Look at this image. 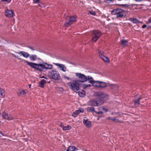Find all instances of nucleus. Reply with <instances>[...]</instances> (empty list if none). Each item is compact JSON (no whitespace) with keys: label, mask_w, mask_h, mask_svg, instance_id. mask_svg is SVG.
I'll return each instance as SVG.
<instances>
[{"label":"nucleus","mask_w":151,"mask_h":151,"mask_svg":"<svg viewBox=\"0 0 151 151\" xmlns=\"http://www.w3.org/2000/svg\"><path fill=\"white\" fill-rule=\"evenodd\" d=\"M22 61L25 62L27 65L31 68L40 71H42L44 69H51L52 68V65L46 63H42L37 64L32 62H29L24 60H22Z\"/></svg>","instance_id":"nucleus-1"},{"label":"nucleus","mask_w":151,"mask_h":151,"mask_svg":"<svg viewBox=\"0 0 151 151\" xmlns=\"http://www.w3.org/2000/svg\"><path fill=\"white\" fill-rule=\"evenodd\" d=\"M68 85L70 88L74 91L79 90V84L78 81H75L73 82H70Z\"/></svg>","instance_id":"nucleus-2"},{"label":"nucleus","mask_w":151,"mask_h":151,"mask_svg":"<svg viewBox=\"0 0 151 151\" xmlns=\"http://www.w3.org/2000/svg\"><path fill=\"white\" fill-rule=\"evenodd\" d=\"M96 98L101 101L107 99L108 98V95L106 93L101 92H97L95 93Z\"/></svg>","instance_id":"nucleus-3"},{"label":"nucleus","mask_w":151,"mask_h":151,"mask_svg":"<svg viewBox=\"0 0 151 151\" xmlns=\"http://www.w3.org/2000/svg\"><path fill=\"white\" fill-rule=\"evenodd\" d=\"M76 16H68L66 17L65 19V25L68 27L72 23L76 21Z\"/></svg>","instance_id":"nucleus-4"},{"label":"nucleus","mask_w":151,"mask_h":151,"mask_svg":"<svg viewBox=\"0 0 151 151\" xmlns=\"http://www.w3.org/2000/svg\"><path fill=\"white\" fill-rule=\"evenodd\" d=\"M92 34V41L93 42L96 41L101 35V32L98 30H93Z\"/></svg>","instance_id":"nucleus-5"},{"label":"nucleus","mask_w":151,"mask_h":151,"mask_svg":"<svg viewBox=\"0 0 151 151\" xmlns=\"http://www.w3.org/2000/svg\"><path fill=\"white\" fill-rule=\"evenodd\" d=\"M98 54H99V58L101 59L104 61L106 63H109V58L106 57L104 55V52L103 50L98 49Z\"/></svg>","instance_id":"nucleus-6"},{"label":"nucleus","mask_w":151,"mask_h":151,"mask_svg":"<svg viewBox=\"0 0 151 151\" xmlns=\"http://www.w3.org/2000/svg\"><path fill=\"white\" fill-rule=\"evenodd\" d=\"M50 76L52 78L55 80H58L60 78L58 72L54 70L51 71Z\"/></svg>","instance_id":"nucleus-7"},{"label":"nucleus","mask_w":151,"mask_h":151,"mask_svg":"<svg viewBox=\"0 0 151 151\" xmlns=\"http://www.w3.org/2000/svg\"><path fill=\"white\" fill-rule=\"evenodd\" d=\"M76 75L78 77L79 82L83 83L87 81V77L84 74L80 73H76Z\"/></svg>","instance_id":"nucleus-8"},{"label":"nucleus","mask_w":151,"mask_h":151,"mask_svg":"<svg viewBox=\"0 0 151 151\" xmlns=\"http://www.w3.org/2000/svg\"><path fill=\"white\" fill-rule=\"evenodd\" d=\"M123 10L121 9H115L113 10L111 12L112 14L116 15L117 18L123 17Z\"/></svg>","instance_id":"nucleus-9"},{"label":"nucleus","mask_w":151,"mask_h":151,"mask_svg":"<svg viewBox=\"0 0 151 151\" xmlns=\"http://www.w3.org/2000/svg\"><path fill=\"white\" fill-rule=\"evenodd\" d=\"M107 86V84L106 83L102 81H97L96 85L95 87L98 88H103Z\"/></svg>","instance_id":"nucleus-10"},{"label":"nucleus","mask_w":151,"mask_h":151,"mask_svg":"<svg viewBox=\"0 0 151 151\" xmlns=\"http://www.w3.org/2000/svg\"><path fill=\"white\" fill-rule=\"evenodd\" d=\"M27 92V90H24L22 89L18 90L17 92V95L19 96L22 97L25 96Z\"/></svg>","instance_id":"nucleus-11"},{"label":"nucleus","mask_w":151,"mask_h":151,"mask_svg":"<svg viewBox=\"0 0 151 151\" xmlns=\"http://www.w3.org/2000/svg\"><path fill=\"white\" fill-rule=\"evenodd\" d=\"M2 117L6 119L11 120L13 119V117L10 115L5 111L3 112L2 114Z\"/></svg>","instance_id":"nucleus-12"},{"label":"nucleus","mask_w":151,"mask_h":151,"mask_svg":"<svg viewBox=\"0 0 151 151\" xmlns=\"http://www.w3.org/2000/svg\"><path fill=\"white\" fill-rule=\"evenodd\" d=\"M5 16L8 17H13L14 12L12 10L7 9L5 12Z\"/></svg>","instance_id":"nucleus-13"},{"label":"nucleus","mask_w":151,"mask_h":151,"mask_svg":"<svg viewBox=\"0 0 151 151\" xmlns=\"http://www.w3.org/2000/svg\"><path fill=\"white\" fill-rule=\"evenodd\" d=\"M87 77V81H88L89 83L91 84L92 86H95L97 81H94L93 78L91 76H88Z\"/></svg>","instance_id":"nucleus-14"},{"label":"nucleus","mask_w":151,"mask_h":151,"mask_svg":"<svg viewBox=\"0 0 151 151\" xmlns=\"http://www.w3.org/2000/svg\"><path fill=\"white\" fill-rule=\"evenodd\" d=\"M88 104L89 105L92 106H97L98 104L97 101L93 99L89 101L88 102Z\"/></svg>","instance_id":"nucleus-15"},{"label":"nucleus","mask_w":151,"mask_h":151,"mask_svg":"<svg viewBox=\"0 0 151 151\" xmlns=\"http://www.w3.org/2000/svg\"><path fill=\"white\" fill-rule=\"evenodd\" d=\"M29 57L30 60L32 61H35L37 59H40L39 58H37V55H29Z\"/></svg>","instance_id":"nucleus-16"},{"label":"nucleus","mask_w":151,"mask_h":151,"mask_svg":"<svg viewBox=\"0 0 151 151\" xmlns=\"http://www.w3.org/2000/svg\"><path fill=\"white\" fill-rule=\"evenodd\" d=\"M6 95V93L5 91L0 88V97L1 98H3Z\"/></svg>","instance_id":"nucleus-17"},{"label":"nucleus","mask_w":151,"mask_h":151,"mask_svg":"<svg viewBox=\"0 0 151 151\" xmlns=\"http://www.w3.org/2000/svg\"><path fill=\"white\" fill-rule=\"evenodd\" d=\"M56 65L59 67L61 70L63 72H65L66 71V68L65 66L64 65L60 64L59 63H56Z\"/></svg>","instance_id":"nucleus-18"},{"label":"nucleus","mask_w":151,"mask_h":151,"mask_svg":"<svg viewBox=\"0 0 151 151\" xmlns=\"http://www.w3.org/2000/svg\"><path fill=\"white\" fill-rule=\"evenodd\" d=\"M83 123L86 125V127L88 128H89L91 126V124L90 122L88 121L87 119H84Z\"/></svg>","instance_id":"nucleus-19"},{"label":"nucleus","mask_w":151,"mask_h":151,"mask_svg":"<svg viewBox=\"0 0 151 151\" xmlns=\"http://www.w3.org/2000/svg\"><path fill=\"white\" fill-rule=\"evenodd\" d=\"M60 126L62 128L63 130L64 131L70 130L71 128V127L69 125L66 126H64L63 125L61 124Z\"/></svg>","instance_id":"nucleus-20"},{"label":"nucleus","mask_w":151,"mask_h":151,"mask_svg":"<svg viewBox=\"0 0 151 151\" xmlns=\"http://www.w3.org/2000/svg\"><path fill=\"white\" fill-rule=\"evenodd\" d=\"M19 52L20 54H22L24 57L27 58L29 57V55L27 52L22 51H20Z\"/></svg>","instance_id":"nucleus-21"},{"label":"nucleus","mask_w":151,"mask_h":151,"mask_svg":"<svg viewBox=\"0 0 151 151\" xmlns=\"http://www.w3.org/2000/svg\"><path fill=\"white\" fill-rule=\"evenodd\" d=\"M46 82L44 79H42L40 82L39 83V86L42 88L44 87V85L45 84Z\"/></svg>","instance_id":"nucleus-22"},{"label":"nucleus","mask_w":151,"mask_h":151,"mask_svg":"<svg viewBox=\"0 0 151 151\" xmlns=\"http://www.w3.org/2000/svg\"><path fill=\"white\" fill-rule=\"evenodd\" d=\"M76 150H78L76 149V147L73 146H69L68 149L66 150V151H74Z\"/></svg>","instance_id":"nucleus-23"},{"label":"nucleus","mask_w":151,"mask_h":151,"mask_svg":"<svg viewBox=\"0 0 151 151\" xmlns=\"http://www.w3.org/2000/svg\"><path fill=\"white\" fill-rule=\"evenodd\" d=\"M78 95L80 97H83L86 95V92L84 90L82 91H79L78 92Z\"/></svg>","instance_id":"nucleus-24"},{"label":"nucleus","mask_w":151,"mask_h":151,"mask_svg":"<svg viewBox=\"0 0 151 151\" xmlns=\"http://www.w3.org/2000/svg\"><path fill=\"white\" fill-rule=\"evenodd\" d=\"M129 20L131 21L133 23L135 24H137L138 23H140V22H139L138 19L135 18H130L129 19Z\"/></svg>","instance_id":"nucleus-25"},{"label":"nucleus","mask_w":151,"mask_h":151,"mask_svg":"<svg viewBox=\"0 0 151 151\" xmlns=\"http://www.w3.org/2000/svg\"><path fill=\"white\" fill-rule=\"evenodd\" d=\"M87 111L88 112H95L94 108L93 107H87Z\"/></svg>","instance_id":"nucleus-26"},{"label":"nucleus","mask_w":151,"mask_h":151,"mask_svg":"<svg viewBox=\"0 0 151 151\" xmlns=\"http://www.w3.org/2000/svg\"><path fill=\"white\" fill-rule=\"evenodd\" d=\"M141 99V97H139L137 99H134V100H133V102L135 105H138L140 103L139 101Z\"/></svg>","instance_id":"nucleus-27"},{"label":"nucleus","mask_w":151,"mask_h":151,"mask_svg":"<svg viewBox=\"0 0 151 151\" xmlns=\"http://www.w3.org/2000/svg\"><path fill=\"white\" fill-rule=\"evenodd\" d=\"M99 110L102 111L103 112H106L107 111V109L103 106H100L99 108Z\"/></svg>","instance_id":"nucleus-28"},{"label":"nucleus","mask_w":151,"mask_h":151,"mask_svg":"<svg viewBox=\"0 0 151 151\" xmlns=\"http://www.w3.org/2000/svg\"><path fill=\"white\" fill-rule=\"evenodd\" d=\"M107 119L109 120H111V121H114L115 122H118V120L115 118H112L111 117H108Z\"/></svg>","instance_id":"nucleus-29"},{"label":"nucleus","mask_w":151,"mask_h":151,"mask_svg":"<svg viewBox=\"0 0 151 151\" xmlns=\"http://www.w3.org/2000/svg\"><path fill=\"white\" fill-rule=\"evenodd\" d=\"M80 113H79L78 110H76L72 114V116L74 117H76L77 116L78 114Z\"/></svg>","instance_id":"nucleus-30"},{"label":"nucleus","mask_w":151,"mask_h":151,"mask_svg":"<svg viewBox=\"0 0 151 151\" xmlns=\"http://www.w3.org/2000/svg\"><path fill=\"white\" fill-rule=\"evenodd\" d=\"M128 42L127 40H123V47L128 45Z\"/></svg>","instance_id":"nucleus-31"},{"label":"nucleus","mask_w":151,"mask_h":151,"mask_svg":"<svg viewBox=\"0 0 151 151\" xmlns=\"http://www.w3.org/2000/svg\"><path fill=\"white\" fill-rule=\"evenodd\" d=\"M91 85L90 84H84L83 85V87L84 88H86L88 87H91Z\"/></svg>","instance_id":"nucleus-32"},{"label":"nucleus","mask_w":151,"mask_h":151,"mask_svg":"<svg viewBox=\"0 0 151 151\" xmlns=\"http://www.w3.org/2000/svg\"><path fill=\"white\" fill-rule=\"evenodd\" d=\"M12 55L14 57H15L16 58H17L19 60H21L22 59L21 58H19L18 56H16L13 53H12Z\"/></svg>","instance_id":"nucleus-33"},{"label":"nucleus","mask_w":151,"mask_h":151,"mask_svg":"<svg viewBox=\"0 0 151 151\" xmlns=\"http://www.w3.org/2000/svg\"><path fill=\"white\" fill-rule=\"evenodd\" d=\"M95 112L97 114H102L103 113V112L102 111H101V110L100 111H99V112H96V111H95Z\"/></svg>","instance_id":"nucleus-34"},{"label":"nucleus","mask_w":151,"mask_h":151,"mask_svg":"<svg viewBox=\"0 0 151 151\" xmlns=\"http://www.w3.org/2000/svg\"><path fill=\"white\" fill-rule=\"evenodd\" d=\"M79 113H80L81 112H83L84 111V110L83 109L80 108L78 110Z\"/></svg>","instance_id":"nucleus-35"},{"label":"nucleus","mask_w":151,"mask_h":151,"mask_svg":"<svg viewBox=\"0 0 151 151\" xmlns=\"http://www.w3.org/2000/svg\"><path fill=\"white\" fill-rule=\"evenodd\" d=\"M90 14L93 15H95L96 14V13L92 11H90Z\"/></svg>","instance_id":"nucleus-36"},{"label":"nucleus","mask_w":151,"mask_h":151,"mask_svg":"<svg viewBox=\"0 0 151 151\" xmlns=\"http://www.w3.org/2000/svg\"><path fill=\"white\" fill-rule=\"evenodd\" d=\"M129 6H130V5L127 4H123V7L128 8Z\"/></svg>","instance_id":"nucleus-37"},{"label":"nucleus","mask_w":151,"mask_h":151,"mask_svg":"<svg viewBox=\"0 0 151 151\" xmlns=\"http://www.w3.org/2000/svg\"><path fill=\"white\" fill-rule=\"evenodd\" d=\"M33 1L35 3H38L39 2V0H33Z\"/></svg>","instance_id":"nucleus-38"},{"label":"nucleus","mask_w":151,"mask_h":151,"mask_svg":"<svg viewBox=\"0 0 151 151\" xmlns=\"http://www.w3.org/2000/svg\"><path fill=\"white\" fill-rule=\"evenodd\" d=\"M2 1L7 2L8 3H10L11 2V0H2Z\"/></svg>","instance_id":"nucleus-39"},{"label":"nucleus","mask_w":151,"mask_h":151,"mask_svg":"<svg viewBox=\"0 0 151 151\" xmlns=\"http://www.w3.org/2000/svg\"><path fill=\"white\" fill-rule=\"evenodd\" d=\"M64 78H65L67 79L68 80H70V78H69L68 77H67V76H64Z\"/></svg>","instance_id":"nucleus-40"},{"label":"nucleus","mask_w":151,"mask_h":151,"mask_svg":"<svg viewBox=\"0 0 151 151\" xmlns=\"http://www.w3.org/2000/svg\"><path fill=\"white\" fill-rule=\"evenodd\" d=\"M146 27H147V25L146 24H144L142 26V28L143 29H144V28H146Z\"/></svg>","instance_id":"nucleus-41"},{"label":"nucleus","mask_w":151,"mask_h":151,"mask_svg":"<svg viewBox=\"0 0 151 151\" xmlns=\"http://www.w3.org/2000/svg\"><path fill=\"white\" fill-rule=\"evenodd\" d=\"M148 23H151V17L148 20Z\"/></svg>","instance_id":"nucleus-42"},{"label":"nucleus","mask_w":151,"mask_h":151,"mask_svg":"<svg viewBox=\"0 0 151 151\" xmlns=\"http://www.w3.org/2000/svg\"><path fill=\"white\" fill-rule=\"evenodd\" d=\"M29 48L30 49H31L32 50H34V48H32V47H29Z\"/></svg>","instance_id":"nucleus-43"},{"label":"nucleus","mask_w":151,"mask_h":151,"mask_svg":"<svg viewBox=\"0 0 151 151\" xmlns=\"http://www.w3.org/2000/svg\"><path fill=\"white\" fill-rule=\"evenodd\" d=\"M135 1H143V0H134Z\"/></svg>","instance_id":"nucleus-44"},{"label":"nucleus","mask_w":151,"mask_h":151,"mask_svg":"<svg viewBox=\"0 0 151 151\" xmlns=\"http://www.w3.org/2000/svg\"><path fill=\"white\" fill-rule=\"evenodd\" d=\"M1 135H3V134L2 132H1L0 131V136H1Z\"/></svg>","instance_id":"nucleus-45"},{"label":"nucleus","mask_w":151,"mask_h":151,"mask_svg":"<svg viewBox=\"0 0 151 151\" xmlns=\"http://www.w3.org/2000/svg\"><path fill=\"white\" fill-rule=\"evenodd\" d=\"M121 42L122 45H123V40H121Z\"/></svg>","instance_id":"nucleus-46"},{"label":"nucleus","mask_w":151,"mask_h":151,"mask_svg":"<svg viewBox=\"0 0 151 151\" xmlns=\"http://www.w3.org/2000/svg\"><path fill=\"white\" fill-rule=\"evenodd\" d=\"M28 86H29V88H31V84H29L28 85Z\"/></svg>","instance_id":"nucleus-47"},{"label":"nucleus","mask_w":151,"mask_h":151,"mask_svg":"<svg viewBox=\"0 0 151 151\" xmlns=\"http://www.w3.org/2000/svg\"><path fill=\"white\" fill-rule=\"evenodd\" d=\"M42 78H46V79H47V78H45L44 76H43Z\"/></svg>","instance_id":"nucleus-48"},{"label":"nucleus","mask_w":151,"mask_h":151,"mask_svg":"<svg viewBox=\"0 0 151 151\" xmlns=\"http://www.w3.org/2000/svg\"><path fill=\"white\" fill-rule=\"evenodd\" d=\"M149 28H148V27L147 28V29H148Z\"/></svg>","instance_id":"nucleus-49"},{"label":"nucleus","mask_w":151,"mask_h":151,"mask_svg":"<svg viewBox=\"0 0 151 151\" xmlns=\"http://www.w3.org/2000/svg\"><path fill=\"white\" fill-rule=\"evenodd\" d=\"M1 123V121H0V124Z\"/></svg>","instance_id":"nucleus-50"},{"label":"nucleus","mask_w":151,"mask_h":151,"mask_svg":"<svg viewBox=\"0 0 151 151\" xmlns=\"http://www.w3.org/2000/svg\"><path fill=\"white\" fill-rule=\"evenodd\" d=\"M150 27H151V26H150Z\"/></svg>","instance_id":"nucleus-51"}]
</instances>
